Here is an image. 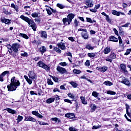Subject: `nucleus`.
Masks as SVG:
<instances>
[{"mask_svg":"<svg viewBox=\"0 0 131 131\" xmlns=\"http://www.w3.org/2000/svg\"><path fill=\"white\" fill-rule=\"evenodd\" d=\"M126 106V113H127L129 111H128V109H129V105H128V104H125Z\"/></svg>","mask_w":131,"mask_h":131,"instance_id":"obj_59","label":"nucleus"},{"mask_svg":"<svg viewBox=\"0 0 131 131\" xmlns=\"http://www.w3.org/2000/svg\"><path fill=\"white\" fill-rule=\"evenodd\" d=\"M100 127H101V126L100 125H97V126H93V129H97V128H100Z\"/></svg>","mask_w":131,"mask_h":131,"instance_id":"obj_58","label":"nucleus"},{"mask_svg":"<svg viewBox=\"0 0 131 131\" xmlns=\"http://www.w3.org/2000/svg\"><path fill=\"white\" fill-rule=\"evenodd\" d=\"M81 35L84 39H89V34H88V31L86 32H82L81 33Z\"/></svg>","mask_w":131,"mask_h":131,"instance_id":"obj_14","label":"nucleus"},{"mask_svg":"<svg viewBox=\"0 0 131 131\" xmlns=\"http://www.w3.org/2000/svg\"><path fill=\"white\" fill-rule=\"evenodd\" d=\"M85 66H90L91 65V63L90 62V60H86L85 62Z\"/></svg>","mask_w":131,"mask_h":131,"instance_id":"obj_61","label":"nucleus"},{"mask_svg":"<svg viewBox=\"0 0 131 131\" xmlns=\"http://www.w3.org/2000/svg\"><path fill=\"white\" fill-rule=\"evenodd\" d=\"M91 107L92 112H94V111H95L96 109H97V106H96V105L95 104H92L91 105Z\"/></svg>","mask_w":131,"mask_h":131,"instance_id":"obj_37","label":"nucleus"},{"mask_svg":"<svg viewBox=\"0 0 131 131\" xmlns=\"http://www.w3.org/2000/svg\"><path fill=\"white\" fill-rule=\"evenodd\" d=\"M106 94H107V95H116V92L108 90L107 91Z\"/></svg>","mask_w":131,"mask_h":131,"instance_id":"obj_36","label":"nucleus"},{"mask_svg":"<svg viewBox=\"0 0 131 131\" xmlns=\"http://www.w3.org/2000/svg\"><path fill=\"white\" fill-rule=\"evenodd\" d=\"M68 39L73 42V41H75V39H74V38L73 37H70L68 38Z\"/></svg>","mask_w":131,"mask_h":131,"instance_id":"obj_54","label":"nucleus"},{"mask_svg":"<svg viewBox=\"0 0 131 131\" xmlns=\"http://www.w3.org/2000/svg\"><path fill=\"white\" fill-rule=\"evenodd\" d=\"M131 49H128L126 50V52L124 54L125 55L127 56V55H129L130 54Z\"/></svg>","mask_w":131,"mask_h":131,"instance_id":"obj_45","label":"nucleus"},{"mask_svg":"<svg viewBox=\"0 0 131 131\" xmlns=\"http://www.w3.org/2000/svg\"><path fill=\"white\" fill-rule=\"evenodd\" d=\"M129 25H130V23H127L125 25L122 26V27L127 28V27H128V26H129Z\"/></svg>","mask_w":131,"mask_h":131,"instance_id":"obj_52","label":"nucleus"},{"mask_svg":"<svg viewBox=\"0 0 131 131\" xmlns=\"http://www.w3.org/2000/svg\"><path fill=\"white\" fill-rule=\"evenodd\" d=\"M110 41H114V42H117L118 41V38L115 37L114 36H111L109 37Z\"/></svg>","mask_w":131,"mask_h":131,"instance_id":"obj_19","label":"nucleus"},{"mask_svg":"<svg viewBox=\"0 0 131 131\" xmlns=\"http://www.w3.org/2000/svg\"><path fill=\"white\" fill-rule=\"evenodd\" d=\"M100 127H101V126L100 125H97V126H93V129H97V128H100Z\"/></svg>","mask_w":131,"mask_h":131,"instance_id":"obj_57","label":"nucleus"},{"mask_svg":"<svg viewBox=\"0 0 131 131\" xmlns=\"http://www.w3.org/2000/svg\"><path fill=\"white\" fill-rule=\"evenodd\" d=\"M39 52L42 55H43V53H46V52H47V48L46 47L42 46L39 48Z\"/></svg>","mask_w":131,"mask_h":131,"instance_id":"obj_21","label":"nucleus"},{"mask_svg":"<svg viewBox=\"0 0 131 131\" xmlns=\"http://www.w3.org/2000/svg\"><path fill=\"white\" fill-rule=\"evenodd\" d=\"M5 110L11 114H17V111H16V110H12V108H7L5 109Z\"/></svg>","mask_w":131,"mask_h":131,"instance_id":"obj_18","label":"nucleus"},{"mask_svg":"<svg viewBox=\"0 0 131 131\" xmlns=\"http://www.w3.org/2000/svg\"><path fill=\"white\" fill-rule=\"evenodd\" d=\"M45 63H44L42 61H39L37 63V66H38V67H40L41 68H42L44 66Z\"/></svg>","mask_w":131,"mask_h":131,"instance_id":"obj_26","label":"nucleus"},{"mask_svg":"<svg viewBox=\"0 0 131 131\" xmlns=\"http://www.w3.org/2000/svg\"><path fill=\"white\" fill-rule=\"evenodd\" d=\"M121 69L124 71V73H127V70H126V67L124 64H121L120 65Z\"/></svg>","mask_w":131,"mask_h":131,"instance_id":"obj_22","label":"nucleus"},{"mask_svg":"<svg viewBox=\"0 0 131 131\" xmlns=\"http://www.w3.org/2000/svg\"><path fill=\"white\" fill-rule=\"evenodd\" d=\"M32 28V29H33V30L34 31H36V28H37V26H36V24L35 23H33L31 27Z\"/></svg>","mask_w":131,"mask_h":131,"instance_id":"obj_33","label":"nucleus"},{"mask_svg":"<svg viewBox=\"0 0 131 131\" xmlns=\"http://www.w3.org/2000/svg\"><path fill=\"white\" fill-rule=\"evenodd\" d=\"M40 36L42 38H45V39H47V37L48 36V34H47V32L45 31H40Z\"/></svg>","mask_w":131,"mask_h":131,"instance_id":"obj_16","label":"nucleus"},{"mask_svg":"<svg viewBox=\"0 0 131 131\" xmlns=\"http://www.w3.org/2000/svg\"><path fill=\"white\" fill-rule=\"evenodd\" d=\"M18 86H20V81L16 79V77H13L11 79V83L7 85L8 91L13 92L17 90Z\"/></svg>","mask_w":131,"mask_h":131,"instance_id":"obj_1","label":"nucleus"},{"mask_svg":"<svg viewBox=\"0 0 131 131\" xmlns=\"http://www.w3.org/2000/svg\"><path fill=\"white\" fill-rule=\"evenodd\" d=\"M38 113V112L37 111H34L32 112V114H33V115H35V116H36Z\"/></svg>","mask_w":131,"mask_h":131,"instance_id":"obj_55","label":"nucleus"},{"mask_svg":"<svg viewBox=\"0 0 131 131\" xmlns=\"http://www.w3.org/2000/svg\"><path fill=\"white\" fill-rule=\"evenodd\" d=\"M78 31H82V32H85L86 31H87L86 29H79L78 30Z\"/></svg>","mask_w":131,"mask_h":131,"instance_id":"obj_60","label":"nucleus"},{"mask_svg":"<svg viewBox=\"0 0 131 131\" xmlns=\"http://www.w3.org/2000/svg\"><path fill=\"white\" fill-rule=\"evenodd\" d=\"M59 65H60V66H63V67H64L65 66H67V63H66V62H60L59 63Z\"/></svg>","mask_w":131,"mask_h":131,"instance_id":"obj_51","label":"nucleus"},{"mask_svg":"<svg viewBox=\"0 0 131 131\" xmlns=\"http://www.w3.org/2000/svg\"><path fill=\"white\" fill-rule=\"evenodd\" d=\"M119 79H120L119 81V82H121V83H123V84L127 85V86H130L131 85L130 81L128 80V79L124 77H120L119 78Z\"/></svg>","mask_w":131,"mask_h":131,"instance_id":"obj_6","label":"nucleus"},{"mask_svg":"<svg viewBox=\"0 0 131 131\" xmlns=\"http://www.w3.org/2000/svg\"><path fill=\"white\" fill-rule=\"evenodd\" d=\"M47 82L48 84H51V85H53V81H52V80L51 79H48Z\"/></svg>","mask_w":131,"mask_h":131,"instance_id":"obj_56","label":"nucleus"},{"mask_svg":"<svg viewBox=\"0 0 131 131\" xmlns=\"http://www.w3.org/2000/svg\"><path fill=\"white\" fill-rule=\"evenodd\" d=\"M28 76L29 78H28ZM28 76L25 75L24 78L26 79L27 82H28V83L30 85L32 84V80H33V81H35L37 78L36 74H35L34 72L32 71L29 72Z\"/></svg>","mask_w":131,"mask_h":131,"instance_id":"obj_2","label":"nucleus"},{"mask_svg":"<svg viewBox=\"0 0 131 131\" xmlns=\"http://www.w3.org/2000/svg\"><path fill=\"white\" fill-rule=\"evenodd\" d=\"M38 15H39V12H35L31 14V16L33 18H37V17H38Z\"/></svg>","mask_w":131,"mask_h":131,"instance_id":"obj_32","label":"nucleus"},{"mask_svg":"<svg viewBox=\"0 0 131 131\" xmlns=\"http://www.w3.org/2000/svg\"><path fill=\"white\" fill-rule=\"evenodd\" d=\"M19 36H20V37H23V38H25L26 39H28V38H29V37H28L27 35L21 33H19Z\"/></svg>","mask_w":131,"mask_h":131,"instance_id":"obj_27","label":"nucleus"},{"mask_svg":"<svg viewBox=\"0 0 131 131\" xmlns=\"http://www.w3.org/2000/svg\"><path fill=\"white\" fill-rule=\"evenodd\" d=\"M38 122L40 125H49V123H45V122H42L41 121H38Z\"/></svg>","mask_w":131,"mask_h":131,"instance_id":"obj_38","label":"nucleus"},{"mask_svg":"<svg viewBox=\"0 0 131 131\" xmlns=\"http://www.w3.org/2000/svg\"><path fill=\"white\" fill-rule=\"evenodd\" d=\"M70 84H71V85L75 88H77V86L78 85V84H77V83H76L75 82H73V81L71 82Z\"/></svg>","mask_w":131,"mask_h":131,"instance_id":"obj_40","label":"nucleus"},{"mask_svg":"<svg viewBox=\"0 0 131 131\" xmlns=\"http://www.w3.org/2000/svg\"><path fill=\"white\" fill-rule=\"evenodd\" d=\"M92 96L93 97H94L95 98H98V97L99 96V93H98V92H97L96 91H94L92 93Z\"/></svg>","mask_w":131,"mask_h":131,"instance_id":"obj_39","label":"nucleus"},{"mask_svg":"<svg viewBox=\"0 0 131 131\" xmlns=\"http://www.w3.org/2000/svg\"><path fill=\"white\" fill-rule=\"evenodd\" d=\"M110 52H111L110 47H106L103 50V53L105 55H107V54H109Z\"/></svg>","mask_w":131,"mask_h":131,"instance_id":"obj_20","label":"nucleus"},{"mask_svg":"<svg viewBox=\"0 0 131 131\" xmlns=\"http://www.w3.org/2000/svg\"><path fill=\"white\" fill-rule=\"evenodd\" d=\"M85 49L87 50H93L95 49V46H92L91 44H88L85 46Z\"/></svg>","mask_w":131,"mask_h":131,"instance_id":"obj_24","label":"nucleus"},{"mask_svg":"<svg viewBox=\"0 0 131 131\" xmlns=\"http://www.w3.org/2000/svg\"><path fill=\"white\" fill-rule=\"evenodd\" d=\"M56 69L57 71H58V72H59L61 74H64V73H66V72H67L65 68L61 67L60 66L57 67Z\"/></svg>","mask_w":131,"mask_h":131,"instance_id":"obj_10","label":"nucleus"},{"mask_svg":"<svg viewBox=\"0 0 131 131\" xmlns=\"http://www.w3.org/2000/svg\"><path fill=\"white\" fill-rule=\"evenodd\" d=\"M16 120L17 123H19V122H21V121L23 120V116L18 115L17 116V119H16Z\"/></svg>","mask_w":131,"mask_h":131,"instance_id":"obj_31","label":"nucleus"},{"mask_svg":"<svg viewBox=\"0 0 131 131\" xmlns=\"http://www.w3.org/2000/svg\"><path fill=\"white\" fill-rule=\"evenodd\" d=\"M57 7L59 8V9H64L65 8V6H64L63 4H59L58 3L57 4Z\"/></svg>","mask_w":131,"mask_h":131,"instance_id":"obj_42","label":"nucleus"},{"mask_svg":"<svg viewBox=\"0 0 131 131\" xmlns=\"http://www.w3.org/2000/svg\"><path fill=\"white\" fill-rule=\"evenodd\" d=\"M108 56L109 58H111V59H112V60H114V59L116 58V54H115V53H111Z\"/></svg>","mask_w":131,"mask_h":131,"instance_id":"obj_35","label":"nucleus"},{"mask_svg":"<svg viewBox=\"0 0 131 131\" xmlns=\"http://www.w3.org/2000/svg\"><path fill=\"white\" fill-rule=\"evenodd\" d=\"M1 20L2 23H5L7 25H10V24H11V20L5 18V17H1Z\"/></svg>","mask_w":131,"mask_h":131,"instance_id":"obj_8","label":"nucleus"},{"mask_svg":"<svg viewBox=\"0 0 131 131\" xmlns=\"http://www.w3.org/2000/svg\"><path fill=\"white\" fill-rule=\"evenodd\" d=\"M103 84L105 85H107L108 86H111V85H113V83L110 82V81H105L103 83Z\"/></svg>","mask_w":131,"mask_h":131,"instance_id":"obj_25","label":"nucleus"},{"mask_svg":"<svg viewBox=\"0 0 131 131\" xmlns=\"http://www.w3.org/2000/svg\"><path fill=\"white\" fill-rule=\"evenodd\" d=\"M11 8H13V9H14L16 11V12H19V7H18V6H16L15 5H14V4H11Z\"/></svg>","mask_w":131,"mask_h":131,"instance_id":"obj_28","label":"nucleus"},{"mask_svg":"<svg viewBox=\"0 0 131 131\" xmlns=\"http://www.w3.org/2000/svg\"><path fill=\"white\" fill-rule=\"evenodd\" d=\"M112 14H113V15H114L115 16H120L121 15H123L124 16V15H125V14H124V13L123 12H118L115 10H113L112 11Z\"/></svg>","mask_w":131,"mask_h":131,"instance_id":"obj_11","label":"nucleus"},{"mask_svg":"<svg viewBox=\"0 0 131 131\" xmlns=\"http://www.w3.org/2000/svg\"><path fill=\"white\" fill-rule=\"evenodd\" d=\"M42 68H43V69H45V70H47V71H49L50 70V67H49L48 65L46 64V63H45Z\"/></svg>","mask_w":131,"mask_h":131,"instance_id":"obj_41","label":"nucleus"},{"mask_svg":"<svg viewBox=\"0 0 131 131\" xmlns=\"http://www.w3.org/2000/svg\"><path fill=\"white\" fill-rule=\"evenodd\" d=\"M51 120L52 121H55V122H57V123H61V120L60 119L55 117V118H52L51 119Z\"/></svg>","mask_w":131,"mask_h":131,"instance_id":"obj_23","label":"nucleus"},{"mask_svg":"<svg viewBox=\"0 0 131 131\" xmlns=\"http://www.w3.org/2000/svg\"><path fill=\"white\" fill-rule=\"evenodd\" d=\"M105 17H106L105 19L107 22H108V23H111V19H110V18H109V15H107Z\"/></svg>","mask_w":131,"mask_h":131,"instance_id":"obj_49","label":"nucleus"},{"mask_svg":"<svg viewBox=\"0 0 131 131\" xmlns=\"http://www.w3.org/2000/svg\"><path fill=\"white\" fill-rule=\"evenodd\" d=\"M53 102H54V98H50L46 100L47 104H51V103H53Z\"/></svg>","mask_w":131,"mask_h":131,"instance_id":"obj_29","label":"nucleus"},{"mask_svg":"<svg viewBox=\"0 0 131 131\" xmlns=\"http://www.w3.org/2000/svg\"><path fill=\"white\" fill-rule=\"evenodd\" d=\"M105 60L107 62H110V63H112V59L109 57V56H107Z\"/></svg>","mask_w":131,"mask_h":131,"instance_id":"obj_47","label":"nucleus"},{"mask_svg":"<svg viewBox=\"0 0 131 131\" xmlns=\"http://www.w3.org/2000/svg\"><path fill=\"white\" fill-rule=\"evenodd\" d=\"M107 70H108V67H102L100 69V71H101V72L104 73V72H106V71H107Z\"/></svg>","mask_w":131,"mask_h":131,"instance_id":"obj_30","label":"nucleus"},{"mask_svg":"<svg viewBox=\"0 0 131 131\" xmlns=\"http://www.w3.org/2000/svg\"><path fill=\"white\" fill-rule=\"evenodd\" d=\"M97 52L95 53H88V56L91 59H95V58H97Z\"/></svg>","mask_w":131,"mask_h":131,"instance_id":"obj_15","label":"nucleus"},{"mask_svg":"<svg viewBox=\"0 0 131 131\" xmlns=\"http://www.w3.org/2000/svg\"><path fill=\"white\" fill-rule=\"evenodd\" d=\"M46 11L49 15H52V11L49 9H47Z\"/></svg>","mask_w":131,"mask_h":131,"instance_id":"obj_62","label":"nucleus"},{"mask_svg":"<svg viewBox=\"0 0 131 131\" xmlns=\"http://www.w3.org/2000/svg\"><path fill=\"white\" fill-rule=\"evenodd\" d=\"M80 99L82 104H83V105H88V100H85V97L81 96Z\"/></svg>","mask_w":131,"mask_h":131,"instance_id":"obj_17","label":"nucleus"},{"mask_svg":"<svg viewBox=\"0 0 131 131\" xmlns=\"http://www.w3.org/2000/svg\"><path fill=\"white\" fill-rule=\"evenodd\" d=\"M20 48V44L18 43H13L11 46H9L8 48V52L10 54L13 53V51L14 53H18V51Z\"/></svg>","mask_w":131,"mask_h":131,"instance_id":"obj_4","label":"nucleus"},{"mask_svg":"<svg viewBox=\"0 0 131 131\" xmlns=\"http://www.w3.org/2000/svg\"><path fill=\"white\" fill-rule=\"evenodd\" d=\"M52 78L53 79L54 81H55V82H58V80H59V78H58L57 77L52 76Z\"/></svg>","mask_w":131,"mask_h":131,"instance_id":"obj_50","label":"nucleus"},{"mask_svg":"<svg viewBox=\"0 0 131 131\" xmlns=\"http://www.w3.org/2000/svg\"><path fill=\"white\" fill-rule=\"evenodd\" d=\"M73 72L75 74H79V73H80V70L74 69L73 70Z\"/></svg>","mask_w":131,"mask_h":131,"instance_id":"obj_46","label":"nucleus"},{"mask_svg":"<svg viewBox=\"0 0 131 131\" xmlns=\"http://www.w3.org/2000/svg\"><path fill=\"white\" fill-rule=\"evenodd\" d=\"M74 24L76 27L78 26V21H77V19H75L74 20Z\"/></svg>","mask_w":131,"mask_h":131,"instance_id":"obj_63","label":"nucleus"},{"mask_svg":"<svg viewBox=\"0 0 131 131\" xmlns=\"http://www.w3.org/2000/svg\"><path fill=\"white\" fill-rule=\"evenodd\" d=\"M9 73H10L9 71H4V72H3L1 74V75L4 77L5 75H7V74H9Z\"/></svg>","mask_w":131,"mask_h":131,"instance_id":"obj_44","label":"nucleus"},{"mask_svg":"<svg viewBox=\"0 0 131 131\" xmlns=\"http://www.w3.org/2000/svg\"><path fill=\"white\" fill-rule=\"evenodd\" d=\"M69 130L70 131H78V129H76L75 127H70L69 128Z\"/></svg>","mask_w":131,"mask_h":131,"instance_id":"obj_43","label":"nucleus"},{"mask_svg":"<svg viewBox=\"0 0 131 131\" xmlns=\"http://www.w3.org/2000/svg\"><path fill=\"white\" fill-rule=\"evenodd\" d=\"M68 97H69V98H70L71 99H74L75 96L74 95L71 94V93H69L68 94Z\"/></svg>","mask_w":131,"mask_h":131,"instance_id":"obj_48","label":"nucleus"},{"mask_svg":"<svg viewBox=\"0 0 131 131\" xmlns=\"http://www.w3.org/2000/svg\"><path fill=\"white\" fill-rule=\"evenodd\" d=\"M25 121H32V122H36V119H34V118L29 116L27 117H25Z\"/></svg>","mask_w":131,"mask_h":131,"instance_id":"obj_9","label":"nucleus"},{"mask_svg":"<svg viewBox=\"0 0 131 131\" xmlns=\"http://www.w3.org/2000/svg\"><path fill=\"white\" fill-rule=\"evenodd\" d=\"M20 19H21V20H24V21H25V22H27V23L28 24L29 26L30 27H31L34 23V21H33V20L29 18L27 16H25L24 15H21L20 16Z\"/></svg>","mask_w":131,"mask_h":131,"instance_id":"obj_7","label":"nucleus"},{"mask_svg":"<svg viewBox=\"0 0 131 131\" xmlns=\"http://www.w3.org/2000/svg\"><path fill=\"white\" fill-rule=\"evenodd\" d=\"M85 5L89 8H93L94 7V4L93 3V1L86 0L85 1Z\"/></svg>","mask_w":131,"mask_h":131,"instance_id":"obj_13","label":"nucleus"},{"mask_svg":"<svg viewBox=\"0 0 131 131\" xmlns=\"http://www.w3.org/2000/svg\"><path fill=\"white\" fill-rule=\"evenodd\" d=\"M65 117L69 118L70 119H75V115L73 113H68L65 114Z\"/></svg>","mask_w":131,"mask_h":131,"instance_id":"obj_12","label":"nucleus"},{"mask_svg":"<svg viewBox=\"0 0 131 131\" xmlns=\"http://www.w3.org/2000/svg\"><path fill=\"white\" fill-rule=\"evenodd\" d=\"M75 17V15L73 13H70L67 16V18H63L62 22L64 26H67V25H70L71 22H72V19Z\"/></svg>","mask_w":131,"mask_h":131,"instance_id":"obj_3","label":"nucleus"},{"mask_svg":"<svg viewBox=\"0 0 131 131\" xmlns=\"http://www.w3.org/2000/svg\"><path fill=\"white\" fill-rule=\"evenodd\" d=\"M64 102H66V103H70V104H72V102H71V100H69V99H64Z\"/></svg>","mask_w":131,"mask_h":131,"instance_id":"obj_64","label":"nucleus"},{"mask_svg":"<svg viewBox=\"0 0 131 131\" xmlns=\"http://www.w3.org/2000/svg\"><path fill=\"white\" fill-rule=\"evenodd\" d=\"M60 48L61 50H62V51H64L66 50V46H65V43H59L57 44V47H54L53 49L54 51H55L56 53H58V54H61L62 53V51L60 50Z\"/></svg>","mask_w":131,"mask_h":131,"instance_id":"obj_5","label":"nucleus"},{"mask_svg":"<svg viewBox=\"0 0 131 131\" xmlns=\"http://www.w3.org/2000/svg\"><path fill=\"white\" fill-rule=\"evenodd\" d=\"M86 21L87 22H89V23H96V20H92V18L90 17H86Z\"/></svg>","mask_w":131,"mask_h":131,"instance_id":"obj_34","label":"nucleus"},{"mask_svg":"<svg viewBox=\"0 0 131 131\" xmlns=\"http://www.w3.org/2000/svg\"><path fill=\"white\" fill-rule=\"evenodd\" d=\"M54 101H58L60 100V97L58 95H56L55 98H53Z\"/></svg>","mask_w":131,"mask_h":131,"instance_id":"obj_53","label":"nucleus"}]
</instances>
